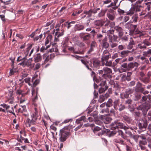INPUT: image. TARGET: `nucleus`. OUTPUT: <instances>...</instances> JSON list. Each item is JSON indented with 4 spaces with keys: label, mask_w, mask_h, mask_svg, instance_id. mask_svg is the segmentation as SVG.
I'll list each match as a JSON object with an SVG mask.
<instances>
[{
    "label": "nucleus",
    "mask_w": 151,
    "mask_h": 151,
    "mask_svg": "<svg viewBox=\"0 0 151 151\" xmlns=\"http://www.w3.org/2000/svg\"><path fill=\"white\" fill-rule=\"evenodd\" d=\"M60 27H61L60 24H58L56 25L55 27V29H54L53 30V34L55 31H56V32L55 34V39L54 41V43L52 44V48L50 49V52H56L58 51V49L57 48L56 42L59 41V39H58L59 37L63 36L64 34V32L63 31H62L61 32H58L60 30Z\"/></svg>",
    "instance_id": "obj_1"
},
{
    "label": "nucleus",
    "mask_w": 151,
    "mask_h": 151,
    "mask_svg": "<svg viewBox=\"0 0 151 151\" xmlns=\"http://www.w3.org/2000/svg\"><path fill=\"white\" fill-rule=\"evenodd\" d=\"M34 111L31 115V119L28 118L26 121L27 127H30L31 124L35 125L36 124L39 123L38 122L41 119V116L38 114L37 109L35 107Z\"/></svg>",
    "instance_id": "obj_2"
},
{
    "label": "nucleus",
    "mask_w": 151,
    "mask_h": 151,
    "mask_svg": "<svg viewBox=\"0 0 151 151\" xmlns=\"http://www.w3.org/2000/svg\"><path fill=\"white\" fill-rule=\"evenodd\" d=\"M114 124L115 126L112 127L113 128H115V127H117L121 128L123 129L125 131V132L126 134H128L129 136L132 135L131 132L129 130V129L133 130V128L132 127L125 126L123 123L120 122L118 120L115 121Z\"/></svg>",
    "instance_id": "obj_3"
},
{
    "label": "nucleus",
    "mask_w": 151,
    "mask_h": 151,
    "mask_svg": "<svg viewBox=\"0 0 151 151\" xmlns=\"http://www.w3.org/2000/svg\"><path fill=\"white\" fill-rule=\"evenodd\" d=\"M114 122L111 123V126H110V127L111 129L113 130V131H111L110 134V136H112L117 134V135H121V137L122 138L124 137V133L123 132V131L119 129H118L120 128L118 127H115L114 128H113V127L114 126ZM120 129H121L120 128Z\"/></svg>",
    "instance_id": "obj_4"
},
{
    "label": "nucleus",
    "mask_w": 151,
    "mask_h": 151,
    "mask_svg": "<svg viewBox=\"0 0 151 151\" xmlns=\"http://www.w3.org/2000/svg\"><path fill=\"white\" fill-rule=\"evenodd\" d=\"M69 135V132L65 131L64 129H61L59 134L60 141L62 142L65 141Z\"/></svg>",
    "instance_id": "obj_5"
},
{
    "label": "nucleus",
    "mask_w": 151,
    "mask_h": 151,
    "mask_svg": "<svg viewBox=\"0 0 151 151\" xmlns=\"http://www.w3.org/2000/svg\"><path fill=\"white\" fill-rule=\"evenodd\" d=\"M116 15V12L112 9L111 8L108 10L106 13V16L110 20L114 21Z\"/></svg>",
    "instance_id": "obj_6"
},
{
    "label": "nucleus",
    "mask_w": 151,
    "mask_h": 151,
    "mask_svg": "<svg viewBox=\"0 0 151 151\" xmlns=\"http://www.w3.org/2000/svg\"><path fill=\"white\" fill-rule=\"evenodd\" d=\"M32 58H30L27 60L26 58L22 62L20 63L19 64L24 67L26 66L28 67L32 68Z\"/></svg>",
    "instance_id": "obj_7"
},
{
    "label": "nucleus",
    "mask_w": 151,
    "mask_h": 151,
    "mask_svg": "<svg viewBox=\"0 0 151 151\" xmlns=\"http://www.w3.org/2000/svg\"><path fill=\"white\" fill-rule=\"evenodd\" d=\"M0 106L3 107L4 108L5 110V112L6 111L7 113H10L13 114L15 116H16L14 112V107H12L11 110L9 109L10 107V106L9 105H8L5 104H1Z\"/></svg>",
    "instance_id": "obj_8"
},
{
    "label": "nucleus",
    "mask_w": 151,
    "mask_h": 151,
    "mask_svg": "<svg viewBox=\"0 0 151 151\" xmlns=\"http://www.w3.org/2000/svg\"><path fill=\"white\" fill-rule=\"evenodd\" d=\"M99 85L101 86L99 90L100 93H101L104 92L108 88V86L106 84V82L105 81H101Z\"/></svg>",
    "instance_id": "obj_9"
},
{
    "label": "nucleus",
    "mask_w": 151,
    "mask_h": 151,
    "mask_svg": "<svg viewBox=\"0 0 151 151\" xmlns=\"http://www.w3.org/2000/svg\"><path fill=\"white\" fill-rule=\"evenodd\" d=\"M43 59L45 57H46L45 59L44 63H42V64L43 65L47 62H51V60L53 59L55 57V55L54 54H51L50 55H48L47 56L46 54H44L43 55Z\"/></svg>",
    "instance_id": "obj_10"
},
{
    "label": "nucleus",
    "mask_w": 151,
    "mask_h": 151,
    "mask_svg": "<svg viewBox=\"0 0 151 151\" xmlns=\"http://www.w3.org/2000/svg\"><path fill=\"white\" fill-rule=\"evenodd\" d=\"M7 100L6 102H8L9 104H12L14 102V97L13 96V92L9 91L8 95L6 96Z\"/></svg>",
    "instance_id": "obj_11"
},
{
    "label": "nucleus",
    "mask_w": 151,
    "mask_h": 151,
    "mask_svg": "<svg viewBox=\"0 0 151 151\" xmlns=\"http://www.w3.org/2000/svg\"><path fill=\"white\" fill-rule=\"evenodd\" d=\"M91 62V63L90 64L91 67L97 68L99 66L100 62L98 59H94Z\"/></svg>",
    "instance_id": "obj_12"
},
{
    "label": "nucleus",
    "mask_w": 151,
    "mask_h": 151,
    "mask_svg": "<svg viewBox=\"0 0 151 151\" xmlns=\"http://www.w3.org/2000/svg\"><path fill=\"white\" fill-rule=\"evenodd\" d=\"M20 106V107L18 109L19 112L23 114V115L26 117H28V114L27 113H25L27 111L26 106L25 105H23Z\"/></svg>",
    "instance_id": "obj_13"
},
{
    "label": "nucleus",
    "mask_w": 151,
    "mask_h": 151,
    "mask_svg": "<svg viewBox=\"0 0 151 151\" xmlns=\"http://www.w3.org/2000/svg\"><path fill=\"white\" fill-rule=\"evenodd\" d=\"M105 22L103 20H95L94 22V24L95 27L97 29L100 28L103 26Z\"/></svg>",
    "instance_id": "obj_14"
},
{
    "label": "nucleus",
    "mask_w": 151,
    "mask_h": 151,
    "mask_svg": "<svg viewBox=\"0 0 151 151\" xmlns=\"http://www.w3.org/2000/svg\"><path fill=\"white\" fill-rule=\"evenodd\" d=\"M68 49L69 51L76 54H82L84 52V50L80 51L79 50V49L77 50L76 48L75 47H70L68 48Z\"/></svg>",
    "instance_id": "obj_15"
},
{
    "label": "nucleus",
    "mask_w": 151,
    "mask_h": 151,
    "mask_svg": "<svg viewBox=\"0 0 151 151\" xmlns=\"http://www.w3.org/2000/svg\"><path fill=\"white\" fill-rule=\"evenodd\" d=\"M81 62L82 63H83V64H84L86 67L87 68V69L88 70H90L92 71V73L91 74V76L93 77V80L94 81V77L95 76V73L93 72L91 68H90L88 66V61H87V60H85L84 59L83 60L81 59Z\"/></svg>",
    "instance_id": "obj_16"
},
{
    "label": "nucleus",
    "mask_w": 151,
    "mask_h": 151,
    "mask_svg": "<svg viewBox=\"0 0 151 151\" xmlns=\"http://www.w3.org/2000/svg\"><path fill=\"white\" fill-rule=\"evenodd\" d=\"M147 126V121H145L143 123H139L138 126L139 129L142 131H145Z\"/></svg>",
    "instance_id": "obj_17"
},
{
    "label": "nucleus",
    "mask_w": 151,
    "mask_h": 151,
    "mask_svg": "<svg viewBox=\"0 0 151 151\" xmlns=\"http://www.w3.org/2000/svg\"><path fill=\"white\" fill-rule=\"evenodd\" d=\"M38 89H37L35 91L34 89L32 88V94L34 98H33L32 100L34 102H35L38 99L37 97Z\"/></svg>",
    "instance_id": "obj_18"
},
{
    "label": "nucleus",
    "mask_w": 151,
    "mask_h": 151,
    "mask_svg": "<svg viewBox=\"0 0 151 151\" xmlns=\"http://www.w3.org/2000/svg\"><path fill=\"white\" fill-rule=\"evenodd\" d=\"M135 91L137 92H143L144 91V88L142 87V84L141 83L138 82L135 87Z\"/></svg>",
    "instance_id": "obj_19"
},
{
    "label": "nucleus",
    "mask_w": 151,
    "mask_h": 151,
    "mask_svg": "<svg viewBox=\"0 0 151 151\" xmlns=\"http://www.w3.org/2000/svg\"><path fill=\"white\" fill-rule=\"evenodd\" d=\"M103 70L104 72V75H105L106 78L107 77L110 78V76L109 74L112 72L111 69L107 67H104L103 68Z\"/></svg>",
    "instance_id": "obj_20"
},
{
    "label": "nucleus",
    "mask_w": 151,
    "mask_h": 151,
    "mask_svg": "<svg viewBox=\"0 0 151 151\" xmlns=\"http://www.w3.org/2000/svg\"><path fill=\"white\" fill-rule=\"evenodd\" d=\"M109 95L108 93H106L104 95H101L100 96L98 100L99 102L102 103L105 99L107 98Z\"/></svg>",
    "instance_id": "obj_21"
},
{
    "label": "nucleus",
    "mask_w": 151,
    "mask_h": 151,
    "mask_svg": "<svg viewBox=\"0 0 151 151\" xmlns=\"http://www.w3.org/2000/svg\"><path fill=\"white\" fill-rule=\"evenodd\" d=\"M114 29L118 34L119 36L120 37H121L123 35V29L122 28L119 26H116L115 27Z\"/></svg>",
    "instance_id": "obj_22"
},
{
    "label": "nucleus",
    "mask_w": 151,
    "mask_h": 151,
    "mask_svg": "<svg viewBox=\"0 0 151 151\" xmlns=\"http://www.w3.org/2000/svg\"><path fill=\"white\" fill-rule=\"evenodd\" d=\"M35 78L34 77H32L31 80L30 78L27 77L24 79V81L26 83H28L29 86H32L33 81H34Z\"/></svg>",
    "instance_id": "obj_23"
},
{
    "label": "nucleus",
    "mask_w": 151,
    "mask_h": 151,
    "mask_svg": "<svg viewBox=\"0 0 151 151\" xmlns=\"http://www.w3.org/2000/svg\"><path fill=\"white\" fill-rule=\"evenodd\" d=\"M135 9L134 6L131 7L129 11L126 12L125 15L132 16L135 12Z\"/></svg>",
    "instance_id": "obj_24"
},
{
    "label": "nucleus",
    "mask_w": 151,
    "mask_h": 151,
    "mask_svg": "<svg viewBox=\"0 0 151 151\" xmlns=\"http://www.w3.org/2000/svg\"><path fill=\"white\" fill-rule=\"evenodd\" d=\"M111 56L110 55H102L101 58V61L103 65H104L105 62L108 61L109 58L111 57Z\"/></svg>",
    "instance_id": "obj_25"
},
{
    "label": "nucleus",
    "mask_w": 151,
    "mask_h": 151,
    "mask_svg": "<svg viewBox=\"0 0 151 151\" xmlns=\"http://www.w3.org/2000/svg\"><path fill=\"white\" fill-rule=\"evenodd\" d=\"M42 56L40 53H37L35 56L34 60L35 63L39 62L42 60Z\"/></svg>",
    "instance_id": "obj_26"
},
{
    "label": "nucleus",
    "mask_w": 151,
    "mask_h": 151,
    "mask_svg": "<svg viewBox=\"0 0 151 151\" xmlns=\"http://www.w3.org/2000/svg\"><path fill=\"white\" fill-rule=\"evenodd\" d=\"M75 29L76 30L80 31L84 29L83 25L80 24H77L75 25L74 27Z\"/></svg>",
    "instance_id": "obj_27"
},
{
    "label": "nucleus",
    "mask_w": 151,
    "mask_h": 151,
    "mask_svg": "<svg viewBox=\"0 0 151 151\" xmlns=\"http://www.w3.org/2000/svg\"><path fill=\"white\" fill-rule=\"evenodd\" d=\"M114 30L109 29L107 30L106 34L107 36L109 37V40H111V36L114 34Z\"/></svg>",
    "instance_id": "obj_28"
},
{
    "label": "nucleus",
    "mask_w": 151,
    "mask_h": 151,
    "mask_svg": "<svg viewBox=\"0 0 151 151\" xmlns=\"http://www.w3.org/2000/svg\"><path fill=\"white\" fill-rule=\"evenodd\" d=\"M82 121H83L84 122H87L86 118L85 116H81V117L76 119V122L77 124H79L81 123V122Z\"/></svg>",
    "instance_id": "obj_29"
},
{
    "label": "nucleus",
    "mask_w": 151,
    "mask_h": 151,
    "mask_svg": "<svg viewBox=\"0 0 151 151\" xmlns=\"http://www.w3.org/2000/svg\"><path fill=\"white\" fill-rule=\"evenodd\" d=\"M140 106L142 108V109H143L142 108H144L145 109V111H147L151 107L150 104L149 103L147 104L146 102L142 105Z\"/></svg>",
    "instance_id": "obj_30"
},
{
    "label": "nucleus",
    "mask_w": 151,
    "mask_h": 151,
    "mask_svg": "<svg viewBox=\"0 0 151 151\" xmlns=\"http://www.w3.org/2000/svg\"><path fill=\"white\" fill-rule=\"evenodd\" d=\"M102 128L105 129V126L104 125L101 126V127L96 126L94 128L93 131L95 134H96L99 131L101 130Z\"/></svg>",
    "instance_id": "obj_31"
},
{
    "label": "nucleus",
    "mask_w": 151,
    "mask_h": 151,
    "mask_svg": "<svg viewBox=\"0 0 151 151\" xmlns=\"http://www.w3.org/2000/svg\"><path fill=\"white\" fill-rule=\"evenodd\" d=\"M134 44V40L132 38L130 39L129 44L127 46V48L128 49L130 50L132 49L133 47V45Z\"/></svg>",
    "instance_id": "obj_32"
},
{
    "label": "nucleus",
    "mask_w": 151,
    "mask_h": 151,
    "mask_svg": "<svg viewBox=\"0 0 151 151\" xmlns=\"http://www.w3.org/2000/svg\"><path fill=\"white\" fill-rule=\"evenodd\" d=\"M127 60L126 59H121L117 58L113 62V64L115 66L118 63H120L121 62L125 61Z\"/></svg>",
    "instance_id": "obj_33"
},
{
    "label": "nucleus",
    "mask_w": 151,
    "mask_h": 151,
    "mask_svg": "<svg viewBox=\"0 0 151 151\" xmlns=\"http://www.w3.org/2000/svg\"><path fill=\"white\" fill-rule=\"evenodd\" d=\"M131 52L129 50H124L120 52L121 56L122 57H124L128 55V54L130 53Z\"/></svg>",
    "instance_id": "obj_34"
},
{
    "label": "nucleus",
    "mask_w": 151,
    "mask_h": 151,
    "mask_svg": "<svg viewBox=\"0 0 151 151\" xmlns=\"http://www.w3.org/2000/svg\"><path fill=\"white\" fill-rule=\"evenodd\" d=\"M52 36L51 35H48L45 40V45L46 46L50 42H51Z\"/></svg>",
    "instance_id": "obj_35"
},
{
    "label": "nucleus",
    "mask_w": 151,
    "mask_h": 151,
    "mask_svg": "<svg viewBox=\"0 0 151 151\" xmlns=\"http://www.w3.org/2000/svg\"><path fill=\"white\" fill-rule=\"evenodd\" d=\"M102 119V120L105 124H108L111 120L110 117L107 116H104Z\"/></svg>",
    "instance_id": "obj_36"
},
{
    "label": "nucleus",
    "mask_w": 151,
    "mask_h": 151,
    "mask_svg": "<svg viewBox=\"0 0 151 151\" xmlns=\"http://www.w3.org/2000/svg\"><path fill=\"white\" fill-rule=\"evenodd\" d=\"M138 18V15L137 14H135L133 15L131 17V19L130 21L131 23H135L137 22Z\"/></svg>",
    "instance_id": "obj_37"
},
{
    "label": "nucleus",
    "mask_w": 151,
    "mask_h": 151,
    "mask_svg": "<svg viewBox=\"0 0 151 151\" xmlns=\"http://www.w3.org/2000/svg\"><path fill=\"white\" fill-rule=\"evenodd\" d=\"M69 38L68 37H65L62 42V46L63 47H67L68 45V43Z\"/></svg>",
    "instance_id": "obj_38"
},
{
    "label": "nucleus",
    "mask_w": 151,
    "mask_h": 151,
    "mask_svg": "<svg viewBox=\"0 0 151 151\" xmlns=\"http://www.w3.org/2000/svg\"><path fill=\"white\" fill-rule=\"evenodd\" d=\"M123 119L128 124L131 123L132 122V119L131 117L126 115L123 116Z\"/></svg>",
    "instance_id": "obj_39"
},
{
    "label": "nucleus",
    "mask_w": 151,
    "mask_h": 151,
    "mask_svg": "<svg viewBox=\"0 0 151 151\" xmlns=\"http://www.w3.org/2000/svg\"><path fill=\"white\" fill-rule=\"evenodd\" d=\"M119 102V100L118 99H116L114 101V109L116 110L118 109Z\"/></svg>",
    "instance_id": "obj_40"
},
{
    "label": "nucleus",
    "mask_w": 151,
    "mask_h": 151,
    "mask_svg": "<svg viewBox=\"0 0 151 151\" xmlns=\"http://www.w3.org/2000/svg\"><path fill=\"white\" fill-rule=\"evenodd\" d=\"M137 25H133L132 26V29L131 30H133V33L135 34H138L139 32V31H137Z\"/></svg>",
    "instance_id": "obj_41"
},
{
    "label": "nucleus",
    "mask_w": 151,
    "mask_h": 151,
    "mask_svg": "<svg viewBox=\"0 0 151 151\" xmlns=\"http://www.w3.org/2000/svg\"><path fill=\"white\" fill-rule=\"evenodd\" d=\"M106 12L105 10H101V11L98 14L97 17L99 18L103 17L104 16Z\"/></svg>",
    "instance_id": "obj_42"
},
{
    "label": "nucleus",
    "mask_w": 151,
    "mask_h": 151,
    "mask_svg": "<svg viewBox=\"0 0 151 151\" xmlns=\"http://www.w3.org/2000/svg\"><path fill=\"white\" fill-rule=\"evenodd\" d=\"M137 47L138 48L141 49L146 48V46L145 45L143 42L138 45Z\"/></svg>",
    "instance_id": "obj_43"
},
{
    "label": "nucleus",
    "mask_w": 151,
    "mask_h": 151,
    "mask_svg": "<svg viewBox=\"0 0 151 151\" xmlns=\"http://www.w3.org/2000/svg\"><path fill=\"white\" fill-rule=\"evenodd\" d=\"M129 96V94L126 92H122L120 94L121 98L122 99L127 98Z\"/></svg>",
    "instance_id": "obj_44"
},
{
    "label": "nucleus",
    "mask_w": 151,
    "mask_h": 151,
    "mask_svg": "<svg viewBox=\"0 0 151 151\" xmlns=\"http://www.w3.org/2000/svg\"><path fill=\"white\" fill-rule=\"evenodd\" d=\"M111 40H109V42H112L114 41V42H116L118 41L117 40L118 39V36L117 35H113L111 36Z\"/></svg>",
    "instance_id": "obj_45"
},
{
    "label": "nucleus",
    "mask_w": 151,
    "mask_h": 151,
    "mask_svg": "<svg viewBox=\"0 0 151 151\" xmlns=\"http://www.w3.org/2000/svg\"><path fill=\"white\" fill-rule=\"evenodd\" d=\"M105 65L106 66L114 67L113 64V62L112 63L111 61H107L105 63L104 65Z\"/></svg>",
    "instance_id": "obj_46"
},
{
    "label": "nucleus",
    "mask_w": 151,
    "mask_h": 151,
    "mask_svg": "<svg viewBox=\"0 0 151 151\" xmlns=\"http://www.w3.org/2000/svg\"><path fill=\"white\" fill-rule=\"evenodd\" d=\"M131 23V22L130 21L126 23L125 25V28L128 29H131L132 26V24Z\"/></svg>",
    "instance_id": "obj_47"
},
{
    "label": "nucleus",
    "mask_w": 151,
    "mask_h": 151,
    "mask_svg": "<svg viewBox=\"0 0 151 151\" xmlns=\"http://www.w3.org/2000/svg\"><path fill=\"white\" fill-rule=\"evenodd\" d=\"M122 1H120V3L118 6H117L116 4L114 3V2H112L110 4L111 6V9H112L114 10L116 9L118 7V6L120 4Z\"/></svg>",
    "instance_id": "obj_48"
},
{
    "label": "nucleus",
    "mask_w": 151,
    "mask_h": 151,
    "mask_svg": "<svg viewBox=\"0 0 151 151\" xmlns=\"http://www.w3.org/2000/svg\"><path fill=\"white\" fill-rule=\"evenodd\" d=\"M67 26H68L67 22L64 23L61 26V31H63L64 32V31L65 28L66 27L67 28Z\"/></svg>",
    "instance_id": "obj_49"
},
{
    "label": "nucleus",
    "mask_w": 151,
    "mask_h": 151,
    "mask_svg": "<svg viewBox=\"0 0 151 151\" xmlns=\"http://www.w3.org/2000/svg\"><path fill=\"white\" fill-rule=\"evenodd\" d=\"M135 9V11L136 12H140L141 11L140 8L143 7V6L141 5H137L134 6Z\"/></svg>",
    "instance_id": "obj_50"
},
{
    "label": "nucleus",
    "mask_w": 151,
    "mask_h": 151,
    "mask_svg": "<svg viewBox=\"0 0 151 151\" xmlns=\"http://www.w3.org/2000/svg\"><path fill=\"white\" fill-rule=\"evenodd\" d=\"M137 57L138 58V59L139 60L140 59L142 61V63H144L143 61H146V63H147L148 62V60H147L145 56L140 57L139 56H138Z\"/></svg>",
    "instance_id": "obj_51"
},
{
    "label": "nucleus",
    "mask_w": 151,
    "mask_h": 151,
    "mask_svg": "<svg viewBox=\"0 0 151 151\" xmlns=\"http://www.w3.org/2000/svg\"><path fill=\"white\" fill-rule=\"evenodd\" d=\"M140 80L145 83H147L149 82V79L148 78H140Z\"/></svg>",
    "instance_id": "obj_52"
},
{
    "label": "nucleus",
    "mask_w": 151,
    "mask_h": 151,
    "mask_svg": "<svg viewBox=\"0 0 151 151\" xmlns=\"http://www.w3.org/2000/svg\"><path fill=\"white\" fill-rule=\"evenodd\" d=\"M84 13L86 14V15H87V17L88 18L91 17L92 16V13L91 9L88 11L84 12Z\"/></svg>",
    "instance_id": "obj_53"
},
{
    "label": "nucleus",
    "mask_w": 151,
    "mask_h": 151,
    "mask_svg": "<svg viewBox=\"0 0 151 151\" xmlns=\"http://www.w3.org/2000/svg\"><path fill=\"white\" fill-rule=\"evenodd\" d=\"M112 105V100L111 99H109L106 104V106L107 107H110Z\"/></svg>",
    "instance_id": "obj_54"
},
{
    "label": "nucleus",
    "mask_w": 151,
    "mask_h": 151,
    "mask_svg": "<svg viewBox=\"0 0 151 151\" xmlns=\"http://www.w3.org/2000/svg\"><path fill=\"white\" fill-rule=\"evenodd\" d=\"M91 9V11L92 14H96L97 13V11L100 9L99 8H96L93 9Z\"/></svg>",
    "instance_id": "obj_55"
},
{
    "label": "nucleus",
    "mask_w": 151,
    "mask_h": 151,
    "mask_svg": "<svg viewBox=\"0 0 151 151\" xmlns=\"http://www.w3.org/2000/svg\"><path fill=\"white\" fill-rule=\"evenodd\" d=\"M113 141L115 142L119 143L121 144H123L124 142L122 140L119 139H114Z\"/></svg>",
    "instance_id": "obj_56"
},
{
    "label": "nucleus",
    "mask_w": 151,
    "mask_h": 151,
    "mask_svg": "<svg viewBox=\"0 0 151 151\" xmlns=\"http://www.w3.org/2000/svg\"><path fill=\"white\" fill-rule=\"evenodd\" d=\"M35 80V79H34ZM34 81H33V83L32 84V85L33 86V87H35L40 82V81L39 80H34Z\"/></svg>",
    "instance_id": "obj_57"
},
{
    "label": "nucleus",
    "mask_w": 151,
    "mask_h": 151,
    "mask_svg": "<svg viewBox=\"0 0 151 151\" xmlns=\"http://www.w3.org/2000/svg\"><path fill=\"white\" fill-rule=\"evenodd\" d=\"M98 71H99V73L100 74L102 75L101 76L103 77L104 78H106V76H105V75H104V70L103 69L102 70H99Z\"/></svg>",
    "instance_id": "obj_58"
},
{
    "label": "nucleus",
    "mask_w": 151,
    "mask_h": 151,
    "mask_svg": "<svg viewBox=\"0 0 151 151\" xmlns=\"http://www.w3.org/2000/svg\"><path fill=\"white\" fill-rule=\"evenodd\" d=\"M109 43L106 42H103L102 45V46L103 47L107 48L109 47Z\"/></svg>",
    "instance_id": "obj_59"
},
{
    "label": "nucleus",
    "mask_w": 151,
    "mask_h": 151,
    "mask_svg": "<svg viewBox=\"0 0 151 151\" xmlns=\"http://www.w3.org/2000/svg\"><path fill=\"white\" fill-rule=\"evenodd\" d=\"M143 55H148L151 54V49H149L147 51H144L143 52Z\"/></svg>",
    "instance_id": "obj_60"
},
{
    "label": "nucleus",
    "mask_w": 151,
    "mask_h": 151,
    "mask_svg": "<svg viewBox=\"0 0 151 151\" xmlns=\"http://www.w3.org/2000/svg\"><path fill=\"white\" fill-rule=\"evenodd\" d=\"M117 12L120 15L123 14L126 12L123 10L121 9L120 8H118L117 10Z\"/></svg>",
    "instance_id": "obj_61"
},
{
    "label": "nucleus",
    "mask_w": 151,
    "mask_h": 151,
    "mask_svg": "<svg viewBox=\"0 0 151 151\" xmlns=\"http://www.w3.org/2000/svg\"><path fill=\"white\" fill-rule=\"evenodd\" d=\"M42 36V34H40L38 36L35 37L34 38V41H37L39 39H40Z\"/></svg>",
    "instance_id": "obj_62"
},
{
    "label": "nucleus",
    "mask_w": 151,
    "mask_h": 151,
    "mask_svg": "<svg viewBox=\"0 0 151 151\" xmlns=\"http://www.w3.org/2000/svg\"><path fill=\"white\" fill-rule=\"evenodd\" d=\"M49 47L50 46L49 45H48L45 48V47L42 46L40 48V52H44L45 50H46V49Z\"/></svg>",
    "instance_id": "obj_63"
},
{
    "label": "nucleus",
    "mask_w": 151,
    "mask_h": 151,
    "mask_svg": "<svg viewBox=\"0 0 151 151\" xmlns=\"http://www.w3.org/2000/svg\"><path fill=\"white\" fill-rule=\"evenodd\" d=\"M110 22V21L107 19H106V22L104 26L107 28L109 27Z\"/></svg>",
    "instance_id": "obj_64"
}]
</instances>
